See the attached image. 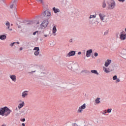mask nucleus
<instances>
[{"label":"nucleus","instance_id":"f257e3e1","mask_svg":"<svg viewBox=\"0 0 126 126\" xmlns=\"http://www.w3.org/2000/svg\"><path fill=\"white\" fill-rule=\"evenodd\" d=\"M11 112V110L7 106L0 108V116L7 117V116L10 114Z\"/></svg>","mask_w":126,"mask_h":126},{"label":"nucleus","instance_id":"f03ea898","mask_svg":"<svg viewBox=\"0 0 126 126\" xmlns=\"http://www.w3.org/2000/svg\"><path fill=\"white\" fill-rule=\"evenodd\" d=\"M51 13L50 11L46 10L41 14V18H44V17H49L51 15Z\"/></svg>","mask_w":126,"mask_h":126},{"label":"nucleus","instance_id":"7ed1b4c3","mask_svg":"<svg viewBox=\"0 0 126 126\" xmlns=\"http://www.w3.org/2000/svg\"><path fill=\"white\" fill-rule=\"evenodd\" d=\"M49 24V21L48 20H45L43 21L42 23L40 24V27L42 29L43 28H47L48 25Z\"/></svg>","mask_w":126,"mask_h":126},{"label":"nucleus","instance_id":"20e7f679","mask_svg":"<svg viewBox=\"0 0 126 126\" xmlns=\"http://www.w3.org/2000/svg\"><path fill=\"white\" fill-rule=\"evenodd\" d=\"M107 3L108 5V8L109 9H114L115 6H116V2L114 0H113V2H111V4L109 1H107Z\"/></svg>","mask_w":126,"mask_h":126},{"label":"nucleus","instance_id":"39448f33","mask_svg":"<svg viewBox=\"0 0 126 126\" xmlns=\"http://www.w3.org/2000/svg\"><path fill=\"white\" fill-rule=\"evenodd\" d=\"M124 33H125V32H121L120 34V38L121 40H122V41H124L126 39V34H125Z\"/></svg>","mask_w":126,"mask_h":126},{"label":"nucleus","instance_id":"423d86ee","mask_svg":"<svg viewBox=\"0 0 126 126\" xmlns=\"http://www.w3.org/2000/svg\"><path fill=\"white\" fill-rule=\"evenodd\" d=\"M75 53H76V51H71L70 52H69V53L67 54V55L66 56V57H68V58L70 57H73V56H75Z\"/></svg>","mask_w":126,"mask_h":126},{"label":"nucleus","instance_id":"0eeeda50","mask_svg":"<svg viewBox=\"0 0 126 126\" xmlns=\"http://www.w3.org/2000/svg\"><path fill=\"white\" fill-rule=\"evenodd\" d=\"M16 6H17V0H14L13 3L10 5V8L12 9L14 7L15 9H16Z\"/></svg>","mask_w":126,"mask_h":126},{"label":"nucleus","instance_id":"6e6552de","mask_svg":"<svg viewBox=\"0 0 126 126\" xmlns=\"http://www.w3.org/2000/svg\"><path fill=\"white\" fill-rule=\"evenodd\" d=\"M86 108V104L84 103L83 105H81L79 109L78 110V113H82L83 110H84Z\"/></svg>","mask_w":126,"mask_h":126},{"label":"nucleus","instance_id":"1a4fd4ad","mask_svg":"<svg viewBox=\"0 0 126 126\" xmlns=\"http://www.w3.org/2000/svg\"><path fill=\"white\" fill-rule=\"evenodd\" d=\"M92 52H93V50L92 49H89L87 50L86 52V57H87V58H89V57L91 56V54H92Z\"/></svg>","mask_w":126,"mask_h":126},{"label":"nucleus","instance_id":"9d476101","mask_svg":"<svg viewBox=\"0 0 126 126\" xmlns=\"http://www.w3.org/2000/svg\"><path fill=\"white\" fill-rule=\"evenodd\" d=\"M111 63H112V60H107L106 62H105L104 65L106 67H108L109 65L111 64Z\"/></svg>","mask_w":126,"mask_h":126},{"label":"nucleus","instance_id":"9b49d317","mask_svg":"<svg viewBox=\"0 0 126 126\" xmlns=\"http://www.w3.org/2000/svg\"><path fill=\"white\" fill-rule=\"evenodd\" d=\"M29 67H32V70H35V71L36 70H38V68L39 67V66H37V65H33V64H30Z\"/></svg>","mask_w":126,"mask_h":126},{"label":"nucleus","instance_id":"f8f14e48","mask_svg":"<svg viewBox=\"0 0 126 126\" xmlns=\"http://www.w3.org/2000/svg\"><path fill=\"white\" fill-rule=\"evenodd\" d=\"M10 78L12 80V81H14V82H15L16 81V76L15 75H10Z\"/></svg>","mask_w":126,"mask_h":126},{"label":"nucleus","instance_id":"ddd939ff","mask_svg":"<svg viewBox=\"0 0 126 126\" xmlns=\"http://www.w3.org/2000/svg\"><path fill=\"white\" fill-rule=\"evenodd\" d=\"M27 92H28V91H25L22 94V96L23 98H25L26 96H28V94L26 93Z\"/></svg>","mask_w":126,"mask_h":126},{"label":"nucleus","instance_id":"4468645a","mask_svg":"<svg viewBox=\"0 0 126 126\" xmlns=\"http://www.w3.org/2000/svg\"><path fill=\"white\" fill-rule=\"evenodd\" d=\"M52 9L54 11V13L57 14L58 12H60V9L59 8H56V7H54Z\"/></svg>","mask_w":126,"mask_h":126},{"label":"nucleus","instance_id":"2eb2a0df","mask_svg":"<svg viewBox=\"0 0 126 126\" xmlns=\"http://www.w3.org/2000/svg\"><path fill=\"white\" fill-rule=\"evenodd\" d=\"M98 15L100 17V19H101L102 21H103V20H104V17H105V16H106V15H102L101 13H99Z\"/></svg>","mask_w":126,"mask_h":126},{"label":"nucleus","instance_id":"dca6fc26","mask_svg":"<svg viewBox=\"0 0 126 126\" xmlns=\"http://www.w3.org/2000/svg\"><path fill=\"white\" fill-rule=\"evenodd\" d=\"M6 39V35L2 34L0 35V40H5Z\"/></svg>","mask_w":126,"mask_h":126},{"label":"nucleus","instance_id":"f3484780","mask_svg":"<svg viewBox=\"0 0 126 126\" xmlns=\"http://www.w3.org/2000/svg\"><path fill=\"white\" fill-rule=\"evenodd\" d=\"M91 72H92V73H94V74H96V75H99V73H98V71H97L96 70H91Z\"/></svg>","mask_w":126,"mask_h":126},{"label":"nucleus","instance_id":"a211bd4d","mask_svg":"<svg viewBox=\"0 0 126 126\" xmlns=\"http://www.w3.org/2000/svg\"><path fill=\"white\" fill-rule=\"evenodd\" d=\"M24 106V101H23L22 103H20L18 105V108L21 109Z\"/></svg>","mask_w":126,"mask_h":126},{"label":"nucleus","instance_id":"6ab92c4d","mask_svg":"<svg viewBox=\"0 0 126 126\" xmlns=\"http://www.w3.org/2000/svg\"><path fill=\"white\" fill-rule=\"evenodd\" d=\"M56 32H57V26H54L53 28V34H55V33H56Z\"/></svg>","mask_w":126,"mask_h":126},{"label":"nucleus","instance_id":"aec40b11","mask_svg":"<svg viewBox=\"0 0 126 126\" xmlns=\"http://www.w3.org/2000/svg\"><path fill=\"white\" fill-rule=\"evenodd\" d=\"M100 98L99 97H97L96 98V99L95 100L96 104H100Z\"/></svg>","mask_w":126,"mask_h":126},{"label":"nucleus","instance_id":"412c9836","mask_svg":"<svg viewBox=\"0 0 126 126\" xmlns=\"http://www.w3.org/2000/svg\"><path fill=\"white\" fill-rule=\"evenodd\" d=\"M47 74L45 72H41L40 75V77H44V76H46Z\"/></svg>","mask_w":126,"mask_h":126},{"label":"nucleus","instance_id":"4be33fe9","mask_svg":"<svg viewBox=\"0 0 126 126\" xmlns=\"http://www.w3.org/2000/svg\"><path fill=\"white\" fill-rule=\"evenodd\" d=\"M25 114H26L25 110H22L21 111V113H20L21 116H24V115H25Z\"/></svg>","mask_w":126,"mask_h":126},{"label":"nucleus","instance_id":"5701e85b","mask_svg":"<svg viewBox=\"0 0 126 126\" xmlns=\"http://www.w3.org/2000/svg\"><path fill=\"white\" fill-rule=\"evenodd\" d=\"M103 70L105 72H106V73H108V72H110L109 70H108V69L105 67H103Z\"/></svg>","mask_w":126,"mask_h":126},{"label":"nucleus","instance_id":"b1692460","mask_svg":"<svg viewBox=\"0 0 126 126\" xmlns=\"http://www.w3.org/2000/svg\"><path fill=\"white\" fill-rule=\"evenodd\" d=\"M107 5V4H106V2H105V0L103 1L102 3V8H105Z\"/></svg>","mask_w":126,"mask_h":126},{"label":"nucleus","instance_id":"393cba45","mask_svg":"<svg viewBox=\"0 0 126 126\" xmlns=\"http://www.w3.org/2000/svg\"><path fill=\"white\" fill-rule=\"evenodd\" d=\"M33 51H40V48H39V47H35L33 49Z\"/></svg>","mask_w":126,"mask_h":126},{"label":"nucleus","instance_id":"a878e982","mask_svg":"<svg viewBox=\"0 0 126 126\" xmlns=\"http://www.w3.org/2000/svg\"><path fill=\"white\" fill-rule=\"evenodd\" d=\"M96 18V15H91L89 17L90 19H91V18Z\"/></svg>","mask_w":126,"mask_h":126},{"label":"nucleus","instance_id":"bb28decb","mask_svg":"<svg viewBox=\"0 0 126 126\" xmlns=\"http://www.w3.org/2000/svg\"><path fill=\"white\" fill-rule=\"evenodd\" d=\"M39 54H40V52H39V51H35L34 53V56H39Z\"/></svg>","mask_w":126,"mask_h":126},{"label":"nucleus","instance_id":"cd10ccee","mask_svg":"<svg viewBox=\"0 0 126 126\" xmlns=\"http://www.w3.org/2000/svg\"><path fill=\"white\" fill-rule=\"evenodd\" d=\"M65 126H73V124L72 123H68Z\"/></svg>","mask_w":126,"mask_h":126},{"label":"nucleus","instance_id":"c85d7f7f","mask_svg":"<svg viewBox=\"0 0 126 126\" xmlns=\"http://www.w3.org/2000/svg\"><path fill=\"white\" fill-rule=\"evenodd\" d=\"M117 79H118V76H117V75H114L113 77V80H117Z\"/></svg>","mask_w":126,"mask_h":126},{"label":"nucleus","instance_id":"c756f323","mask_svg":"<svg viewBox=\"0 0 126 126\" xmlns=\"http://www.w3.org/2000/svg\"><path fill=\"white\" fill-rule=\"evenodd\" d=\"M32 24H33V22L30 21L27 24V25H31Z\"/></svg>","mask_w":126,"mask_h":126},{"label":"nucleus","instance_id":"7c9ffc66","mask_svg":"<svg viewBox=\"0 0 126 126\" xmlns=\"http://www.w3.org/2000/svg\"><path fill=\"white\" fill-rule=\"evenodd\" d=\"M14 44H16V42H13V43L10 44V47H13L14 46Z\"/></svg>","mask_w":126,"mask_h":126},{"label":"nucleus","instance_id":"2f4dec72","mask_svg":"<svg viewBox=\"0 0 126 126\" xmlns=\"http://www.w3.org/2000/svg\"><path fill=\"white\" fill-rule=\"evenodd\" d=\"M34 72H36V70H34V71H32L31 72H29V73L30 74H33V73H34Z\"/></svg>","mask_w":126,"mask_h":126},{"label":"nucleus","instance_id":"473e14b6","mask_svg":"<svg viewBox=\"0 0 126 126\" xmlns=\"http://www.w3.org/2000/svg\"><path fill=\"white\" fill-rule=\"evenodd\" d=\"M10 25V23H9V22H7L6 23H5V26H9Z\"/></svg>","mask_w":126,"mask_h":126},{"label":"nucleus","instance_id":"72a5a7b5","mask_svg":"<svg viewBox=\"0 0 126 126\" xmlns=\"http://www.w3.org/2000/svg\"><path fill=\"white\" fill-rule=\"evenodd\" d=\"M106 35H108V31L104 32L103 36H106Z\"/></svg>","mask_w":126,"mask_h":126},{"label":"nucleus","instance_id":"f704fd0d","mask_svg":"<svg viewBox=\"0 0 126 126\" xmlns=\"http://www.w3.org/2000/svg\"><path fill=\"white\" fill-rule=\"evenodd\" d=\"M107 113H112V109H107Z\"/></svg>","mask_w":126,"mask_h":126},{"label":"nucleus","instance_id":"c9c22d12","mask_svg":"<svg viewBox=\"0 0 126 126\" xmlns=\"http://www.w3.org/2000/svg\"><path fill=\"white\" fill-rule=\"evenodd\" d=\"M50 45L53 47L55 46V42H52L50 43Z\"/></svg>","mask_w":126,"mask_h":126},{"label":"nucleus","instance_id":"e433bc0d","mask_svg":"<svg viewBox=\"0 0 126 126\" xmlns=\"http://www.w3.org/2000/svg\"><path fill=\"white\" fill-rule=\"evenodd\" d=\"M37 1L40 2L41 3H43V0H36Z\"/></svg>","mask_w":126,"mask_h":126},{"label":"nucleus","instance_id":"4c0bfd02","mask_svg":"<svg viewBox=\"0 0 126 126\" xmlns=\"http://www.w3.org/2000/svg\"><path fill=\"white\" fill-rule=\"evenodd\" d=\"M94 24H95V22L94 24H92L93 27H94V28H95V27L97 26V25H94Z\"/></svg>","mask_w":126,"mask_h":126},{"label":"nucleus","instance_id":"58836bf2","mask_svg":"<svg viewBox=\"0 0 126 126\" xmlns=\"http://www.w3.org/2000/svg\"><path fill=\"white\" fill-rule=\"evenodd\" d=\"M94 57H98V53L95 52L94 53Z\"/></svg>","mask_w":126,"mask_h":126},{"label":"nucleus","instance_id":"ea45409f","mask_svg":"<svg viewBox=\"0 0 126 126\" xmlns=\"http://www.w3.org/2000/svg\"><path fill=\"white\" fill-rule=\"evenodd\" d=\"M25 118L21 119L20 121L21 122H25Z\"/></svg>","mask_w":126,"mask_h":126},{"label":"nucleus","instance_id":"a19ab883","mask_svg":"<svg viewBox=\"0 0 126 126\" xmlns=\"http://www.w3.org/2000/svg\"><path fill=\"white\" fill-rule=\"evenodd\" d=\"M120 79L118 78L116 79V83H118V82H120Z\"/></svg>","mask_w":126,"mask_h":126},{"label":"nucleus","instance_id":"79ce46f5","mask_svg":"<svg viewBox=\"0 0 126 126\" xmlns=\"http://www.w3.org/2000/svg\"><path fill=\"white\" fill-rule=\"evenodd\" d=\"M36 33H38V31L33 32V35L34 36H35V35H36Z\"/></svg>","mask_w":126,"mask_h":126},{"label":"nucleus","instance_id":"37998d69","mask_svg":"<svg viewBox=\"0 0 126 126\" xmlns=\"http://www.w3.org/2000/svg\"><path fill=\"white\" fill-rule=\"evenodd\" d=\"M123 53L125 55V56H126V50L123 51Z\"/></svg>","mask_w":126,"mask_h":126},{"label":"nucleus","instance_id":"c03bdc74","mask_svg":"<svg viewBox=\"0 0 126 126\" xmlns=\"http://www.w3.org/2000/svg\"><path fill=\"white\" fill-rule=\"evenodd\" d=\"M125 0H118L120 2H125Z\"/></svg>","mask_w":126,"mask_h":126},{"label":"nucleus","instance_id":"a18cd8bd","mask_svg":"<svg viewBox=\"0 0 126 126\" xmlns=\"http://www.w3.org/2000/svg\"><path fill=\"white\" fill-rule=\"evenodd\" d=\"M106 113H107V111H106V110H105L104 112H103L102 114H103V115H106Z\"/></svg>","mask_w":126,"mask_h":126},{"label":"nucleus","instance_id":"49530a36","mask_svg":"<svg viewBox=\"0 0 126 126\" xmlns=\"http://www.w3.org/2000/svg\"><path fill=\"white\" fill-rule=\"evenodd\" d=\"M19 50L20 51H22L23 50V48L22 47H20Z\"/></svg>","mask_w":126,"mask_h":126},{"label":"nucleus","instance_id":"de8ad7c7","mask_svg":"<svg viewBox=\"0 0 126 126\" xmlns=\"http://www.w3.org/2000/svg\"><path fill=\"white\" fill-rule=\"evenodd\" d=\"M69 42H70V43H72V39H70L69 40Z\"/></svg>","mask_w":126,"mask_h":126},{"label":"nucleus","instance_id":"09e8293b","mask_svg":"<svg viewBox=\"0 0 126 126\" xmlns=\"http://www.w3.org/2000/svg\"><path fill=\"white\" fill-rule=\"evenodd\" d=\"M10 27V26H8V27L6 28V29H8V30H9Z\"/></svg>","mask_w":126,"mask_h":126},{"label":"nucleus","instance_id":"8fccbe9b","mask_svg":"<svg viewBox=\"0 0 126 126\" xmlns=\"http://www.w3.org/2000/svg\"><path fill=\"white\" fill-rule=\"evenodd\" d=\"M16 117H19V113H17V114H16Z\"/></svg>","mask_w":126,"mask_h":126},{"label":"nucleus","instance_id":"3c124183","mask_svg":"<svg viewBox=\"0 0 126 126\" xmlns=\"http://www.w3.org/2000/svg\"><path fill=\"white\" fill-rule=\"evenodd\" d=\"M22 126H25V123H22Z\"/></svg>","mask_w":126,"mask_h":126},{"label":"nucleus","instance_id":"603ef678","mask_svg":"<svg viewBox=\"0 0 126 126\" xmlns=\"http://www.w3.org/2000/svg\"><path fill=\"white\" fill-rule=\"evenodd\" d=\"M16 44H20V43L19 41H18V42H16Z\"/></svg>","mask_w":126,"mask_h":126},{"label":"nucleus","instance_id":"864d4df0","mask_svg":"<svg viewBox=\"0 0 126 126\" xmlns=\"http://www.w3.org/2000/svg\"><path fill=\"white\" fill-rule=\"evenodd\" d=\"M81 54V52H79L78 53V55H80Z\"/></svg>","mask_w":126,"mask_h":126},{"label":"nucleus","instance_id":"5fc2aeb1","mask_svg":"<svg viewBox=\"0 0 126 126\" xmlns=\"http://www.w3.org/2000/svg\"><path fill=\"white\" fill-rule=\"evenodd\" d=\"M18 28H21V26H18Z\"/></svg>","mask_w":126,"mask_h":126},{"label":"nucleus","instance_id":"6e6d98bb","mask_svg":"<svg viewBox=\"0 0 126 126\" xmlns=\"http://www.w3.org/2000/svg\"><path fill=\"white\" fill-rule=\"evenodd\" d=\"M44 36L45 37H48V35H47V34H44Z\"/></svg>","mask_w":126,"mask_h":126},{"label":"nucleus","instance_id":"4d7b16f0","mask_svg":"<svg viewBox=\"0 0 126 126\" xmlns=\"http://www.w3.org/2000/svg\"><path fill=\"white\" fill-rule=\"evenodd\" d=\"M9 31H12V29H9Z\"/></svg>","mask_w":126,"mask_h":126},{"label":"nucleus","instance_id":"13d9d810","mask_svg":"<svg viewBox=\"0 0 126 126\" xmlns=\"http://www.w3.org/2000/svg\"><path fill=\"white\" fill-rule=\"evenodd\" d=\"M16 110L17 111V110H18V108H17V107L16 108Z\"/></svg>","mask_w":126,"mask_h":126},{"label":"nucleus","instance_id":"bf43d9fd","mask_svg":"<svg viewBox=\"0 0 126 126\" xmlns=\"http://www.w3.org/2000/svg\"><path fill=\"white\" fill-rule=\"evenodd\" d=\"M13 25V24H11V26H12Z\"/></svg>","mask_w":126,"mask_h":126},{"label":"nucleus","instance_id":"052dcab7","mask_svg":"<svg viewBox=\"0 0 126 126\" xmlns=\"http://www.w3.org/2000/svg\"><path fill=\"white\" fill-rule=\"evenodd\" d=\"M125 32H126V28L125 29Z\"/></svg>","mask_w":126,"mask_h":126},{"label":"nucleus","instance_id":"680f3d73","mask_svg":"<svg viewBox=\"0 0 126 126\" xmlns=\"http://www.w3.org/2000/svg\"><path fill=\"white\" fill-rule=\"evenodd\" d=\"M86 58V57H84V59H85Z\"/></svg>","mask_w":126,"mask_h":126},{"label":"nucleus","instance_id":"e2e57ef3","mask_svg":"<svg viewBox=\"0 0 126 126\" xmlns=\"http://www.w3.org/2000/svg\"><path fill=\"white\" fill-rule=\"evenodd\" d=\"M37 24H39V22H37Z\"/></svg>","mask_w":126,"mask_h":126},{"label":"nucleus","instance_id":"0e129e2a","mask_svg":"<svg viewBox=\"0 0 126 126\" xmlns=\"http://www.w3.org/2000/svg\"><path fill=\"white\" fill-rule=\"evenodd\" d=\"M2 0V1H4V0Z\"/></svg>","mask_w":126,"mask_h":126},{"label":"nucleus","instance_id":"69168bd1","mask_svg":"<svg viewBox=\"0 0 126 126\" xmlns=\"http://www.w3.org/2000/svg\"><path fill=\"white\" fill-rule=\"evenodd\" d=\"M26 22H28V21H26Z\"/></svg>","mask_w":126,"mask_h":126},{"label":"nucleus","instance_id":"338daca9","mask_svg":"<svg viewBox=\"0 0 126 126\" xmlns=\"http://www.w3.org/2000/svg\"><path fill=\"white\" fill-rule=\"evenodd\" d=\"M125 60H126V58H125Z\"/></svg>","mask_w":126,"mask_h":126},{"label":"nucleus","instance_id":"774afa93","mask_svg":"<svg viewBox=\"0 0 126 126\" xmlns=\"http://www.w3.org/2000/svg\"><path fill=\"white\" fill-rule=\"evenodd\" d=\"M89 73H90V72L89 71Z\"/></svg>","mask_w":126,"mask_h":126}]
</instances>
